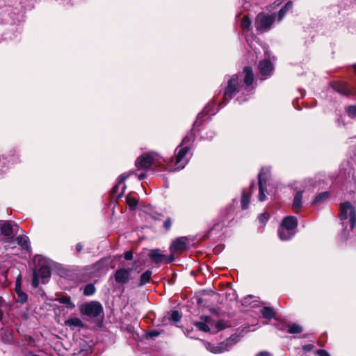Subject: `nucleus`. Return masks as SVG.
<instances>
[{
    "label": "nucleus",
    "instance_id": "nucleus-1",
    "mask_svg": "<svg viewBox=\"0 0 356 356\" xmlns=\"http://www.w3.org/2000/svg\"><path fill=\"white\" fill-rule=\"evenodd\" d=\"M138 157L135 165L138 170H152L153 172H162L168 170L174 172L184 168L187 161L186 157Z\"/></svg>",
    "mask_w": 356,
    "mask_h": 356
},
{
    "label": "nucleus",
    "instance_id": "nucleus-2",
    "mask_svg": "<svg viewBox=\"0 0 356 356\" xmlns=\"http://www.w3.org/2000/svg\"><path fill=\"white\" fill-rule=\"evenodd\" d=\"M33 261L37 264L38 269L36 268L33 269L31 285L33 288L37 289L40 284V277L42 279V282L44 284L47 282L45 280L51 277V262L48 259L40 254H36L33 259Z\"/></svg>",
    "mask_w": 356,
    "mask_h": 356
},
{
    "label": "nucleus",
    "instance_id": "nucleus-3",
    "mask_svg": "<svg viewBox=\"0 0 356 356\" xmlns=\"http://www.w3.org/2000/svg\"><path fill=\"white\" fill-rule=\"evenodd\" d=\"M80 313L82 315L90 318L102 317V322L104 318V312L102 305L98 301H90L82 304L79 307Z\"/></svg>",
    "mask_w": 356,
    "mask_h": 356
},
{
    "label": "nucleus",
    "instance_id": "nucleus-4",
    "mask_svg": "<svg viewBox=\"0 0 356 356\" xmlns=\"http://www.w3.org/2000/svg\"><path fill=\"white\" fill-rule=\"evenodd\" d=\"M349 210L350 227L351 229L355 228L356 224V208L350 202H344L340 204L339 217L341 220L348 218V211Z\"/></svg>",
    "mask_w": 356,
    "mask_h": 356
},
{
    "label": "nucleus",
    "instance_id": "nucleus-5",
    "mask_svg": "<svg viewBox=\"0 0 356 356\" xmlns=\"http://www.w3.org/2000/svg\"><path fill=\"white\" fill-rule=\"evenodd\" d=\"M274 20L275 17L273 15H269L263 13L258 14L255 19L257 31L263 33L269 30Z\"/></svg>",
    "mask_w": 356,
    "mask_h": 356
},
{
    "label": "nucleus",
    "instance_id": "nucleus-6",
    "mask_svg": "<svg viewBox=\"0 0 356 356\" xmlns=\"http://www.w3.org/2000/svg\"><path fill=\"white\" fill-rule=\"evenodd\" d=\"M132 268H122L118 269L114 273V279L116 283L124 285L127 284L130 280V273Z\"/></svg>",
    "mask_w": 356,
    "mask_h": 356
},
{
    "label": "nucleus",
    "instance_id": "nucleus-7",
    "mask_svg": "<svg viewBox=\"0 0 356 356\" xmlns=\"http://www.w3.org/2000/svg\"><path fill=\"white\" fill-rule=\"evenodd\" d=\"M268 170L262 168L258 174V185H259V200L260 201H264L266 200V195L264 193L265 188L264 186L266 184Z\"/></svg>",
    "mask_w": 356,
    "mask_h": 356
},
{
    "label": "nucleus",
    "instance_id": "nucleus-8",
    "mask_svg": "<svg viewBox=\"0 0 356 356\" xmlns=\"http://www.w3.org/2000/svg\"><path fill=\"white\" fill-rule=\"evenodd\" d=\"M93 346L94 343L92 341L88 342L81 339L78 343L79 350L76 354L80 356L90 355L93 352Z\"/></svg>",
    "mask_w": 356,
    "mask_h": 356
},
{
    "label": "nucleus",
    "instance_id": "nucleus-9",
    "mask_svg": "<svg viewBox=\"0 0 356 356\" xmlns=\"http://www.w3.org/2000/svg\"><path fill=\"white\" fill-rule=\"evenodd\" d=\"M238 86V76L234 75L228 81V85L225 91V101L231 99L236 92Z\"/></svg>",
    "mask_w": 356,
    "mask_h": 356
},
{
    "label": "nucleus",
    "instance_id": "nucleus-10",
    "mask_svg": "<svg viewBox=\"0 0 356 356\" xmlns=\"http://www.w3.org/2000/svg\"><path fill=\"white\" fill-rule=\"evenodd\" d=\"M1 234L6 237L5 242H10L14 237V231L10 221H5L0 226Z\"/></svg>",
    "mask_w": 356,
    "mask_h": 356
},
{
    "label": "nucleus",
    "instance_id": "nucleus-11",
    "mask_svg": "<svg viewBox=\"0 0 356 356\" xmlns=\"http://www.w3.org/2000/svg\"><path fill=\"white\" fill-rule=\"evenodd\" d=\"M187 238L186 237L177 238L172 243L170 250L171 252H182L187 249Z\"/></svg>",
    "mask_w": 356,
    "mask_h": 356
},
{
    "label": "nucleus",
    "instance_id": "nucleus-12",
    "mask_svg": "<svg viewBox=\"0 0 356 356\" xmlns=\"http://www.w3.org/2000/svg\"><path fill=\"white\" fill-rule=\"evenodd\" d=\"M302 194L303 191H298L294 195L292 204V210L295 213H298L302 207Z\"/></svg>",
    "mask_w": 356,
    "mask_h": 356
},
{
    "label": "nucleus",
    "instance_id": "nucleus-13",
    "mask_svg": "<svg viewBox=\"0 0 356 356\" xmlns=\"http://www.w3.org/2000/svg\"><path fill=\"white\" fill-rule=\"evenodd\" d=\"M280 226L293 231L298 226V219L295 216H286L282 220Z\"/></svg>",
    "mask_w": 356,
    "mask_h": 356
},
{
    "label": "nucleus",
    "instance_id": "nucleus-14",
    "mask_svg": "<svg viewBox=\"0 0 356 356\" xmlns=\"http://www.w3.org/2000/svg\"><path fill=\"white\" fill-rule=\"evenodd\" d=\"M148 257L151 259L152 262L156 264H159L163 262L165 255L161 254L159 249H153L149 251Z\"/></svg>",
    "mask_w": 356,
    "mask_h": 356
},
{
    "label": "nucleus",
    "instance_id": "nucleus-15",
    "mask_svg": "<svg viewBox=\"0 0 356 356\" xmlns=\"http://www.w3.org/2000/svg\"><path fill=\"white\" fill-rule=\"evenodd\" d=\"M64 325L66 327H69L71 330H74L76 327L83 328L86 325L83 321L77 317L70 318L65 321Z\"/></svg>",
    "mask_w": 356,
    "mask_h": 356
},
{
    "label": "nucleus",
    "instance_id": "nucleus-16",
    "mask_svg": "<svg viewBox=\"0 0 356 356\" xmlns=\"http://www.w3.org/2000/svg\"><path fill=\"white\" fill-rule=\"evenodd\" d=\"M226 346L227 345L225 344L223 341L219 343L217 346L209 343L207 345V349L212 353L218 354L227 350Z\"/></svg>",
    "mask_w": 356,
    "mask_h": 356
},
{
    "label": "nucleus",
    "instance_id": "nucleus-17",
    "mask_svg": "<svg viewBox=\"0 0 356 356\" xmlns=\"http://www.w3.org/2000/svg\"><path fill=\"white\" fill-rule=\"evenodd\" d=\"M278 235L281 240L287 241L291 239L294 236V233L291 229H287L282 226H280L278 229Z\"/></svg>",
    "mask_w": 356,
    "mask_h": 356
},
{
    "label": "nucleus",
    "instance_id": "nucleus-18",
    "mask_svg": "<svg viewBox=\"0 0 356 356\" xmlns=\"http://www.w3.org/2000/svg\"><path fill=\"white\" fill-rule=\"evenodd\" d=\"M251 194V191L247 192L245 189L243 190L241 200V209L243 210H245L248 208L250 202Z\"/></svg>",
    "mask_w": 356,
    "mask_h": 356
},
{
    "label": "nucleus",
    "instance_id": "nucleus-19",
    "mask_svg": "<svg viewBox=\"0 0 356 356\" xmlns=\"http://www.w3.org/2000/svg\"><path fill=\"white\" fill-rule=\"evenodd\" d=\"M17 244L22 248V249L30 252L31 250V245L29 243V238L26 236H18L16 238Z\"/></svg>",
    "mask_w": 356,
    "mask_h": 356
},
{
    "label": "nucleus",
    "instance_id": "nucleus-20",
    "mask_svg": "<svg viewBox=\"0 0 356 356\" xmlns=\"http://www.w3.org/2000/svg\"><path fill=\"white\" fill-rule=\"evenodd\" d=\"M273 70V65L268 60H264L259 63V70L262 75H268Z\"/></svg>",
    "mask_w": 356,
    "mask_h": 356
},
{
    "label": "nucleus",
    "instance_id": "nucleus-21",
    "mask_svg": "<svg viewBox=\"0 0 356 356\" xmlns=\"http://www.w3.org/2000/svg\"><path fill=\"white\" fill-rule=\"evenodd\" d=\"M261 314L263 318L268 319V320H271L272 318H275V311L273 307H264L261 309Z\"/></svg>",
    "mask_w": 356,
    "mask_h": 356
},
{
    "label": "nucleus",
    "instance_id": "nucleus-22",
    "mask_svg": "<svg viewBox=\"0 0 356 356\" xmlns=\"http://www.w3.org/2000/svg\"><path fill=\"white\" fill-rule=\"evenodd\" d=\"M152 271L150 270H147L145 271L140 277L139 282L138 284V286H142L146 284L147 283L149 282L151 280Z\"/></svg>",
    "mask_w": 356,
    "mask_h": 356
},
{
    "label": "nucleus",
    "instance_id": "nucleus-23",
    "mask_svg": "<svg viewBox=\"0 0 356 356\" xmlns=\"http://www.w3.org/2000/svg\"><path fill=\"white\" fill-rule=\"evenodd\" d=\"M329 197V193L327 191L320 193L313 200L312 205H318L325 202Z\"/></svg>",
    "mask_w": 356,
    "mask_h": 356
},
{
    "label": "nucleus",
    "instance_id": "nucleus-24",
    "mask_svg": "<svg viewBox=\"0 0 356 356\" xmlns=\"http://www.w3.org/2000/svg\"><path fill=\"white\" fill-rule=\"evenodd\" d=\"M56 300L61 304L65 305L66 307L68 309H73L75 307V305L72 302L70 296H63L56 298Z\"/></svg>",
    "mask_w": 356,
    "mask_h": 356
},
{
    "label": "nucleus",
    "instance_id": "nucleus-25",
    "mask_svg": "<svg viewBox=\"0 0 356 356\" xmlns=\"http://www.w3.org/2000/svg\"><path fill=\"white\" fill-rule=\"evenodd\" d=\"M245 78L244 82L246 85L250 86L254 80V75L250 67H246L244 68Z\"/></svg>",
    "mask_w": 356,
    "mask_h": 356
},
{
    "label": "nucleus",
    "instance_id": "nucleus-26",
    "mask_svg": "<svg viewBox=\"0 0 356 356\" xmlns=\"http://www.w3.org/2000/svg\"><path fill=\"white\" fill-rule=\"evenodd\" d=\"M222 225L220 223H216L213 225V226L207 231V232L203 235V236L202 237L201 240L202 241H205L207 240V238H209L211 234V233L213 232V231H217V232H219L220 230L222 229Z\"/></svg>",
    "mask_w": 356,
    "mask_h": 356
},
{
    "label": "nucleus",
    "instance_id": "nucleus-27",
    "mask_svg": "<svg viewBox=\"0 0 356 356\" xmlns=\"http://www.w3.org/2000/svg\"><path fill=\"white\" fill-rule=\"evenodd\" d=\"M239 336L237 334H232L229 338H227L225 341H223L225 344H226V348H228L232 346L234 344L236 343L238 341Z\"/></svg>",
    "mask_w": 356,
    "mask_h": 356
},
{
    "label": "nucleus",
    "instance_id": "nucleus-28",
    "mask_svg": "<svg viewBox=\"0 0 356 356\" xmlns=\"http://www.w3.org/2000/svg\"><path fill=\"white\" fill-rule=\"evenodd\" d=\"M126 202H127V205L129 206V209L132 210V211L135 210L137 208L138 204V200L136 197H131L130 195H127L126 197Z\"/></svg>",
    "mask_w": 356,
    "mask_h": 356
},
{
    "label": "nucleus",
    "instance_id": "nucleus-29",
    "mask_svg": "<svg viewBox=\"0 0 356 356\" xmlns=\"http://www.w3.org/2000/svg\"><path fill=\"white\" fill-rule=\"evenodd\" d=\"M96 292V288L94 284L89 283L84 287L83 295L86 296H92Z\"/></svg>",
    "mask_w": 356,
    "mask_h": 356
},
{
    "label": "nucleus",
    "instance_id": "nucleus-30",
    "mask_svg": "<svg viewBox=\"0 0 356 356\" xmlns=\"http://www.w3.org/2000/svg\"><path fill=\"white\" fill-rule=\"evenodd\" d=\"M182 318V314L177 310L172 311L169 321L173 323L179 322Z\"/></svg>",
    "mask_w": 356,
    "mask_h": 356
},
{
    "label": "nucleus",
    "instance_id": "nucleus-31",
    "mask_svg": "<svg viewBox=\"0 0 356 356\" xmlns=\"http://www.w3.org/2000/svg\"><path fill=\"white\" fill-rule=\"evenodd\" d=\"M193 325L194 326H195L200 331H202L204 332H208L210 331L209 326L207 324L204 323V322L193 321Z\"/></svg>",
    "mask_w": 356,
    "mask_h": 356
},
{
    "label": "nucleus",
    "instance_id": "nucleus-32",
    "mask_svg": "<svg viewBox=\"0 0 356 356\" xmlns=\"http://www.w3.org/2000/svg\"><path fill=\"white\" fill-rule=\"evenodd\" d=\"M17 298L16 299V302H19L21 304H24L28 300V294L23 291H19L16 292Z\"/></svg>",
    "mask_w": 356,
    "mask_h": 356
},
{
    "label": "nucleus",
    "instance_id": "nucleus-33",
    "mask_svg": "<svg viewBox=\"0 0 356 356\" xmlns=\"http://www.w3.org/2000/svg\"><path fill=\"white\" fill-rule=\"evenodd\" d=\"M302 327L296 323L289 325L287 332L289 334H298L302 332Z\"/></svg>",
    "mask_w": 356,
    "mask_h": 356
},
{
    "label": "nucleus",
    "instance_id": "nucleus-34",
    "mask_svg": "<svg viewBox=\"0 0 356 356\" xmlns=\"http://www.w3.org/2000/svg\"><path fill=\"white\" fill-rule=\"evenodd\" d=\"M292 8V3L291 2H288L285 6L284 7L281 9L279 12V14H278V20L280 21L282 20V19L283 18V17L285 15V14L286 13V12L291 9Z\"/></svg>",
    "mask_w": 356,
    "mask_h": 356
},
{
    "label": "nucleus",
    "instance_id": "nucleus-35",
    "mask_svg": "<svg viewBox=\"0 0 356 356\" xmlns=\"http://www.w3.org/2000/svg\"><path fill=\"white\" fill-rule=\"evenodd\" d=\"M241 27L245 30H250L251 26V21L247 16H244L241 22Z\"/></svg>",
    "mask_w": 356,
    "mask_h": 356
},
{
    "label": "nucleus",
    "instance_id": "nucleus-36",
    "mask_svg": "<svg viewBox=\"0 0 356 356\" xmlns=\"http://www.w3.org/2000/svg\"><path fill=\"white\" fill-rule=\"evenodd\" d=\"M190 153V147L181 145L177 156H182Z\"/></svg>",
    "mask_w": 356,
    "mask_h": 356
},
{
    "label": "nucleus",
    "instance_id": "nucleus-37",
    "mask_svg": "<svg viewBox=\"0 0 356 356\" xmlns=\"http://www.w3.org/2000/svg\"><path fill=\"white\" fill-rule=\"evenodd\" d=\"M161 334V332L156 330H152L146 333V339H153L154 337H156Z\"/></svg>",
    "mask_w": 356,
    "mask_h": 356
},
{
    "label": "nucleus",
    "instance_id": "nucleus-38",
    "mask_svg": "<svg viewBox=\"0 0 356 356\" xmlns=\"http://www.w3.org/2000/svg\"><path fill=\"white\" fill-rule=\"evenodd\" d=\"M337 90L339 92H340L343 95H350L353 94L352 91L345 84L341 86V88H339Z\"/></svg>",
    "mask_w": 356,
    "mask_h": 356
},
{
    "label": "nucleus",
    "instance_id": "nucleus-39",
    "mask_svg": "<svg viewBox=\"0 0 356 356\" xmlns=\"http://www.w3.org/2000/svg\"><path fill=\"white\" fill-rule=\"evenodd\" d=\"M268 218H269V214L267 213V212H264L263 213H261L259 216H258V219L259 220V222L262 225H265L268 220Z\"/></svg>",
    "mask_w": 356,
    "mask_h": 356
},
{
    "label": "nucleus",
    "instance_id": "nucleus-40",
    "mask_svg": "<svg viewBox=\"0 0 356 356\" xmlns=\"http://www.w3.org/2000/svg\"><path fill=\"white\" fill-rule=\"evenodd\" d=\"M346 111L349 117L351 118H356V106H350Z\"/></svg>",
    "mask_w": 356,
    "mask_h": 356
},
{
    "label": "nucleus",
    "instance_id": "nucleus-41",
    "mask_svg": "<svg viewBox=\"0 0 356 356\" xmlns=\"http://www.w3.org/2000/svg\"><path fill=\"white\" fill-rule=\"evenodd\" d=\"M22 280V276L20 274H19L15 280V292L22 291V289H21Z\"/></svg>",
    "mask_w": 356,
    "mask_h": 356
},
{
    "label": "nucleus",
    "instance_id": "nucleus-42",
    "mask_svg": "<svg viewBox=\"0 0 356 356\" xmlns=\"http://www.w3.org/2000/svg\"><path fill=\"white\" fill-rule=\"evenodd\" d=\"M172 221L170 217H168L163 222V228L166 232H168L172 227Z\"/></svg>",
    "mask_w": 356,
    "mask_h": 356
},
{
    "label": "nucleus",
    "instance_id": "nucleus-43",
    "mask_svg": "<svg viewBox=\"0 0 356 356\" xmlns=\"http://www.w3.org/2000/svg\"><path fill=\"white\" fill-rule=\"evenodd\" d=\"M133 172H130L128 174L123 173L120 175L118 179V184L120 185L121 184H123L124 181L129 177L131 174H132Z\"/></svg>",
    "mask_w": 356,
    "mask_h": 356
},
{
    "label": "nucleus",
    "instance_id": "nucleus-44",
    "mask_svg": "<svg viewBox=\"0 0 356 356\" xmlns=\"http://www.w3.org/2000/svg\"><path fill=\"white\" fill-rule=\"evenodd\" d=\"M105 262H106V259H102L99 261H97L94 264V268L96 270H99L102 269L104 267Z\"/></svg>",
    "mask_w": 356,
    "mask_h": 356
},
{
    "label": "nucleus",
    "instance_id": "nucleus-45",
    "mask_svg": "<svg viewBox=\"0 0 356 356\" xmlns=\"http://www.w3.org/2000/svg\"><path fill=\"white\" fill-rule=\"evenodd\" d=\"M175 256L173 254V252H172V254L168 255V256L165 255V257L164 258L163 262L165 264H170V263H172V261H175Z\"/></svg>",
    "mask_w": 356,
    "mask_h": 356
},
{
    "label": "nucleus",
    "instance_id": "nucleus-46",
    "mask_svg": "<svg viewBox=\"0 0 356 356\" xmlns=\"http://www.w3.org/2000/svg\"><path fill=\"white\" fill-rule=\"evenodd\" d=\"M124 257L127 261L132 260L134 257L133 252L131 250L126 251L124 254Z\"/></svg>",
    "mask_w": 356,
    "mask_h": 356
},
{
    "label": "nucleus",
    "instance_id": "nucleus-47",
    "mask_svg": "<svg viewBox=\"0 0 356 356\" xmlns=\"http://www.w3.org/2000/svg\"><path fill=\"white\" fill-rule=\"evenodd\" d=\"M236 297H237V295L234 291H232L231 293H228V292L226 293V298L227 299L229 298L230 300H234L236 298Z\"/></svg>",
    "mask_w": 356,
    "mask_h": 356
},
{
    "label": "nucleus",
    "instance_id": "nucleus-48",
    "mask_svg": "<svg viewBox=\"0 0 356 356\" xmlns=\"http://www.w3.org/2000/svg\"><path fill=\"white\" fill-rule=\"evenodd\" d=\"M216 327L217 328V330L218 331L224 329L225 327L224 321H217L216 323Z\"/></svg>",
    "mask_w": 356,
    "mask_h": 356
},
{
    "label": "nucleus",
    "instance_id": "nucleus-49",
    "mask_svg": "<svg viewBox=\"0 0 356 356\" xmlns=\"http://www.w3.org/2000/svg\"><path fill=\"white\" fill-rule=\"evenodd\" d=\"M201 322H204V323L207 324L210 323L211 321V318L209 316H200Z\"/></svg>",
    "mask_w": 356,
    "mask_h": 356
},
{
    "label": "nucleus",
    "instance_id": "nucleus-50",
    "mask_svg": "<svg viewBox=\"0 0 356 356\" xmlns=\"http://www.w3.org/2000/svg\"><path fill=\"white\" fill-rule=\"evenodd\" d=\"M317 354L318 356H330L329 353L323 349H319L317 350Z\"/></svg>",
    "mask_w": 356,
    "mask_h": 356
},
{
    "label": "nucleus",
    "instance_id": "nucleus-51",
    "mask_svg": "<svg viewBox=\"0 0 356 356\" xmlns=\"http://www.w3.org/2000/svg\"><path fill=\"white\" fill-rule=\"evenodd\" d=\"M209 310L210 313L211 314H213V316H218V317L220 316V313H219V311H218V309L210 308Z\"/></svg>",
    "mask_w": 356,
    "mask_h": 356
},
{
    "label": "nucleus",
    "instance_id": "nucleus-52",
    "mask_svg": "<svg viewBox=\"0 0 356 356\" xmlns=\"http://www.w3.org/2000/svg\"><path fill=\"white\" fill-rule=\"evenodd\" d=\"M314 346L312 344H307L303 346V350L305 351H310L313 349Z\"/></svg>",
    "mask_w": 356,
    "mask_h": 356
},
{
    "label": "nucleus",
    "instance_id": "nucleus-53",
    "mask_svg": "<svg viewBox=\"0 0 356 356\" xmlns=\"http://www.w3.org/2000/svg\"><path fill=\"white\" fill-rule=\"evenodd\" d=\"M83 250V245L81 243H78L76 245V250L78 253H80Z\"/></svg>",
    "mask_w": 356,
    "mask_h": 356
},
{
    "label": "nucleus",
    "instance_id": "nucleus-54",
    "mask_svg": "<svg viewBox=\"0 0 356 356\" xmlns=\"http://www.w3.org/2000/svg\"><path fill=\"white\" fill-rule=\"evenodd\" d=\"M256 356H271L267 351H261L256 355Z\"/></svg>",
    "mask_w": 356,
    "mask_h": 356
},
{
    "label": "nucleus",
    "instance_id": "nucleus-55",
    "mask_svg": "<svg viewBox=\"0 0 356 356\" xmlns=\"http://www.w3.org/2000/svg\"><path fill=\"white\" fill-rule=\"evenodd\" d=\"M147 175L146 172H141L138 175V178L139 180H143L147 177Z\"/></svg>",
    "mask_w": 356,
    "mask_h": 356
},
{
    "label": "nucleus",
    "instance_id": "nucleus-56",
    "mask_svg": "<svg viewBox=\"0 0 356 356\" xmlns=\"http://www.w3.org/2000/svg\"><path fill=\"white\" fill-rule=\"evenodd\" d=\"M118 187H119V185L117 184L116 185H115L112 189H111V194L112 195H115V193H117L118 192Z\"/></svg>",
    "mask_w": 356,
    "mask_h": 356
},
{
    "label": "nucleus",
    "instance_id": "nucleus-57",
    "mask_svg": "<svg viewBox=\"0 0 356 356\" xmlns=\"http://www.w3.org/2000/svg\"><path fill=\"white\" fill-rule=\"evenodd\" d=\"M196 302L198 306H200L203 302V299L202 298H197Z\"/></svg>",
    "mask_w": 356,
    "mask_h": 356
},
{
    "label": "nucleus",
    "instance_id": "nucleus-58",
    "mask_svg": "<svg viewBox=\"0 0 356 356\" xmlns=\"http://www.w3.org/2000/svg\"><path fill=\"white\" fill-rule=\"evenodd\" d=\"M3 310L0 308V322L2 321V319H3Z\"/></svg>",
    "mask_w": 356,
    "mask_h": 356
},
{
    "label": "nucleus",
    "instance_id": "nucleus-59",
    "mask_svg": "<svg viewBox=\"0 0 356 356\" xmlns=\"http://www.w3.org/2000/svg\"><path fill=\"white\" fill-rule=\"evenodd\" d=\"M5 302V300L2 296H0V307Z\"/></svg>",
    "mask_w": 356,
    "mask_h": 356
},
{
    "label": "nucleus",
    "instance_id": "nucleus-60",
    "mask_svg": "<svg viewBox=\"0 0 356 356\" xmlns=\"http://www.w3.org/2000/svg\"><path fill=\"white\" fill-rule=\"evenodd\" d=\"M254 188V183L252 181L250 186V190L252 191Z\"/></svg>",
    "mask_w": 356,
    "mask_h": 356
},
{
    "label": "nucleus",
    "instance_id": "nucleus-61",
    "mask_svg": "<svg viewBox=\"0 0 356 356\" xmlns=\"http://www.w3.org/2000/svg\"><path fill=\"white\" fill-rule=\"evenodd\" d=\"M123 193H124V191H122V193H120L119 195H118V196H117V199H119V198L122 197V195H123Z\"/></svg>",
    "mask_w": 356,
    "mask_h": 356
},
{
    "label": "nucleus",
    "instance_id": "nucleus-62",
    "mask_svg": "<svg viewBox=\"0 0 356 356\" xmlns=\"http://www.w3.org/2000/svg\"><path fill=\"white\" fill-rule=\"evenodd\" d=\"M29 356H40V355H36V354L31 353V354H29Z\"/></svg>",
    "mask_w": 356,
    "mask_h": 356
},
{
    "label": "nucleus",
    "instance_id": "nucleus-63",
    "mask_svg": "<svg viewBox=\"0 0 356 356\" xmlns=\"http://www.w3.org/2000/svg\"><path fill=\"white\" fill-rule=\"evenodd\" d=\"M353 67H354L355 70V72H356V65H355Z\"/></svg>",
    "mask_w": 356,
    "mask_h": 356
}]
</instances>
